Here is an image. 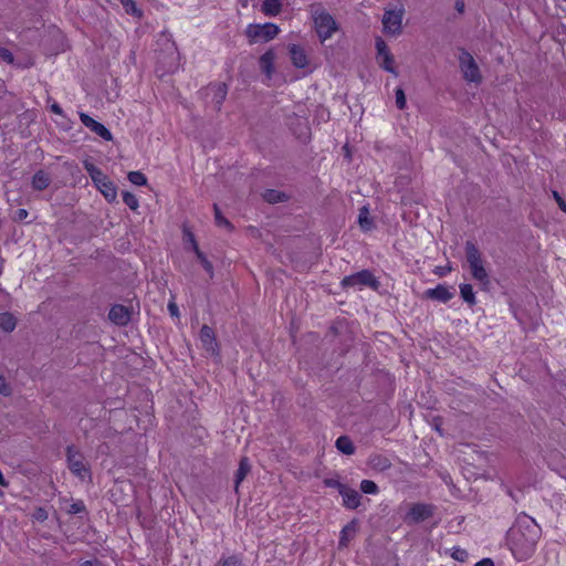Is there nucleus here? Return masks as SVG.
I'll use <instances>...</instances> for the list:
<instances>
[{"mask_svg":"<svg viewBox=\"0 0 566 566\" xmlns=\"http://www.w3.org/2000/svg\"><path fill=\"white\" fill-rule=\"evenodd\" d=\"M0 59L6 61L7 63L13 62L12 53L8 49H4V48H0Z\"/></svg>","mask_w":566,"mask_h":566,"instance_id":"c9c22d12","label":"nucleus"},{"mask_svg":"<svg viewBox=\"0 0 566 566\" xmlns=\"http://www.w3.org/2000/svg\"><path fill=\"white\" fill-rule=\"evenodd\" d=\"M432 513L433 510L431 505L423 503L410 504L403 516V521L409 525L417 524L431 517Z\"/></svg>","mask_w":566,"mask_h":566,"instance_id":"1a4fd4ad","label":"nucleus"},{"mask_svg":"<svg viewBox=\"0 0 566 566\" xmlns=\"http://www.w3.org/2000/svg\"><path fill=\"white\" fill-rule=\"evenodd\" d=\"M396 94V105L399 109H403L406 107L407 101L406 95L402 88L398 87L395 92Z\"/></svg>","mask_w":566,"mask_h":566,"instance_id":"72a5a7b5","label":"nucleus"},{"mask_svg":"<svg viewBox=\"0 0 566 566\" xmlns=\"http://www.w3.org/2000/svg\"><path fill=\"white\" fill-rule=\"evenodd\" d=\"M214 220L218 227L230 229V222L221 214L217 205H214Z\"/></svg>","mask_w":566,"mask_h":566,"instance_id":"473e14b6","label":"nucleus"},{"mask_svg":"<svg viewBox=\"0 0 566 566\" xmlns=\"http://www.w3.org/2000/svg\"><path fill=\"white\" fill-rule=\"evenodd\" d=\"M128 180L136 186H144L147 182V178L140 171H130L128 174Z\"/></svg>","mask_w":566,"mask_h":566,"instance_id":"c756f323","label":"nucleus"},{"mask_svg":"<svg viewBox=\"0 0 566 566\" xmlns=\"http://www.w3.org/2000/svg\"><path fill=\"white\" fill-rule=\"evenodd\" d=\"M17 325L15 317L10 313L0 314V328L4 332H12Z\"/></svg>","mask_w":566,"mask_h":566,"instance_id":"b1692460","label":"nucleus"},{"mask_svg":"<svg viewBox=\"0 0 566 566\" xmlns=\"http://www.w3.org/2000/svg\"><path fill=\"white\" fill-rule=\"evenodd\" d=\"M88 564H90V563H87L85 566H91V565H88Z\"/></svg>","mask_w":566,"mask_h":566,"instance_id":"3c124183","label":"nucleus"},{"mask_svg":"<svg viewBox=\"0 0 566 566\" xmlns=\"http://www.w3.org/2000/svg\"><path fill=\"white\" fill-rule=\"evenodd\" d=\"M166 42H167V51L170 53L171 59L174 61H176L177 60V50H176L175 43L171 42L169 39H166Z\"/></svg>","mask_w":566,"mask_h":566,"instance_id":"58836bf2","label":"nucleus"},{"mask_svg":"<svg viewBox=\"0 0 566 566\" xmlns=\"http://www.w3.org/2000/svg\"><path fill=\"white\" fill-rule=\"evenodd\" d=\"M553 196H554L558 207L560 208V210L566 212V201L560 197V195L557 191H554Z\"/></svg>","mask_w":566,"mask_h":566,"instance_id":"ea45409f","label":"nucleus"},{"mask_svg":"<svg viewBox=\"0 0 566 566\" xmlns=\"http://www.w3.org/2000/svg\"><path fill=\"white\" fill-rule=\"evenodd\" d=\"M283 197L284 196L281 192H277V191H274V190H269L264 195L265 200H268L269 202L282 201Z\"/></svg>","mask_w":566,"mask_h":566,"instance_id":"f704fd0d","label":"nucleus"},{"mask_svg":"<svg viewBox=\"0 0 566 566\" xmlns=\"http://www.w3.org/2000/svg\"><path fill=\"white\" fill-rule=\"evenodd\" d=\"M360 489L366 494H377L378 493V486L371 480H363L360 483Z\"/></svg>","mask_w":566,"mask_h":566,"instance_id":"7c9ffc66","label":"nucleus"},{"mask_svg":"<svg viewBox=\"0 0 566 566\" xmlns=\"http://www.w3.org/2000/svg\"><path fill=\"white\" fill-rule=\"evenodd\" d=\"M274 61H275V54L273 51H266L261 57H260V67L263 73L268 77H271L274 73Z\"/></svg>","mask_w":566,"mask_h":566,"instance_id":"aec40b11","label":"nucleus"},{"mask_svg":"<svg viewBox=\"0 0 566 566\" xmlns=\"http://www.w3.org/2000/svg\"><path fill=\"white\" fill-rule=\"evenodd\" d=\"M28 216V212L23 209L19 210V218L22 219V218H25Z\"/></svg>","mask_w":566,"mask_h":566,"instance_id":"de8ad7c7","label":"nucleus"},{"mask_svg":"<svg viewBox=\"0 0 566 566\" xmlns=\"http://www.w3.org/2000/svg\"><path fill=\"white\" fill-rule=\"evenodd\" d=\"M338 492L343 496V504L347 509L354 510L360 504V495L356 490L338 484Z\"/></svg>","mask_w":566,"mask_h":566,"instance_id":"2eb2a0df","label":"nucleus"},{"mask_svg":"<svg viewBox=\"0 0 566 566\" xmlns=\"http://www.w3.org/2000/svg\"><path fill=\"white\" fill-rule=\"evenodd\" d=\"M541 528L530 516H520L507 532V545L518 560L527 559L535 551Z\"/></svg>","mask_w":566,"mask_h":566,"instance_id":"f257e3e1","label":"nucleus"},{"mask_svg":"<svg viewBox=\"0 0 566 566\" xmlns=\"http://www.w3.org/2000/svg\"><path fill=\"white\" fill-rule=\"evenodd\" d=\"M85 169L105 199L109 202L114 201L117 197V190L108 177L91 163H85Z\"/></svg>","mask_w":566,"mask_h":566,"instance_id":"39448f33","label":"nucleus"},{"mask_svg":"<svg viewBox=\"0 0 566 566\" xmlns=\"http://www.w3.org/2000/svg\"><path fill=\"white\" fill-rule=\"evenodd\" d=\"M222 566H241V562L235 556H230L222 560Z\"/></svg>","mask_w":566,"mask_h":566,"instance_id":"e433bc0d","label":"nucleus"},{"mask_svg":"<svg viewBox=\"0 0 566 566\" xmlns=\"http://www.w3.org/2000/svg\"><path fill=\"white\" fill-rule=\"evenodd\" d=\"M185 240L190 244L191 249L196 253L198 260L200 261L203 269L207 271V273L210 275V277L213 276V266L211 262L206 258V255L200 251L195 237L191 232L187 231L185 232Z\"/></svg>","mask_w":566,"mask_h":566,"instance_id":"4468645a","label":"nucleus"},{"mask_svg":"<svg viewBox=\"0 0 566 566\" xmlns=\"http://www.w3.org/2000/svg\"><path fill=\"white\" fill-rule=\"evenodd\" d=\"M80 511H81V505L80 504L73 505V512H80Z\"/></svg>","mask_w":566,"mask_h":566,"instance_id":"09e8293b","label":"nucleus"},{"mask_svg":"<svg viewBox=\"0 0 566 566\" xmlns=\"http://www.w3.org/2000/svg\"><path fill=\"white\" fill-rule=\"evenodd\" d=\"M358 222L363 230L367 231L371 228V220L369 218V211L366 207L359 210Z\"/></svg>","mask_w":566,"mask_h":566,"instance_id":"c85d7f7f","label":"nucleus"},{"mask_svg":"<svg viewBox=\"0 0 566 566\" xmlns=\"http://www.w3.org/2000/svg\"><path fill=\"white\" fill-rule=\"evenodd\" d=\"M80 119L85 127L90 128L103 139L112 140L113 136L111 132L103 124L96 122L85 113H80Z\"/></svg>","mask_w":566,"mask_h":566,"instance_id":"ddd939ff","label":"nucleus"},{"mask_svg":"<svg viewBox=\"0 0 566 566\" xmlns=\"http://www.w3.org/2000/svg\"><path fill=\"white\" fill-rule=\"evenodd\" d=\"M289 51L294 66L298 69H304L308 65V59L304 49L293 44L290 46Z\"/></svg>","mask_w":566,"mask_h":566,"instance_id":"f3484780","label":"nucleus"},{"mask_svg":"<svg viewBox=\"0 0 566 566\" xmlns=\"http://www.w3.org/2000/svg\"><path fill=\"white\" fill-rule=\"evenodd\" d=\"M405 8L402 4L389 7L385 9L382 15V30L390 36H398L402 32V20Z\"/></svg>","mask_w":566,"mask_h":566,"instance_id":"20e7f679","label":"nucleus"},{"mask_svg":"<svg viewBox=\"0 0 566 566\" xmlns=\"http://www.w3.org/2000/svg\"><path fill=\"white\" fill-rule=\"evenodd\" d=\"M123 8L125 9L126 13L136 17L142 18L143 11L136 6L134 0H118Z\"/></svg>","mask_w":566,"mask_h":566,"instance_id":"bb28decb","label":"nucleus"},{"mask_svg":"<svg viewBox=\"0 0 566 566\" xmlns=\"http://www.w3.org/2000/svg\"><path fill=\"white\" fill-rule=\"evenodd\" d=\"M33 517L36 520V521H40V522H43L48 518V513L44 509H36L35 512L33 513Z\"/></svg>","mask_w":566,"mask_h":566,"instance_id":"4c0bfd02","label":"nucleus"},{"mask_svg":"<svg viewBox=\"0 0 566 566\" xmlns=\"http://www.w3.org/2000/svg\"><path fill=\"white\" fill-rule=\"evenodd\" d=\"M109 319L117 325H125L129 321V313L123 305H115L108 314Z\"/></svg>","mask_w":566,"mask_h":566,"instance_id":"a211bd4d","label":"nucleus"},{"mask_svg":"<svg viewBox=\"0 0 566 566\" xmlns=\"http://www.w3.org/2000/svg\"><path fill=\"white\" fill-rule=\"evenodd\" d=\"M168 311L171 314V316H178L179 315L178 306L175 303H169L168 304Z\"/></svg>","mask_w":566,"mask_h":566,"instance_id":"37998d69","label":"nucleus"},{"mask_svg":"<svg viewBox=\"0 0 566 566\" xmlns=\"http://www.w3.org/2000/svg\"><path fill=\"white\" fill-rule=\"evenodd\" d=\"M457 6H458V10H459V11H462V10H463V7H464V4H463V3H461V4H460V3H458Z\"/></svg>","mask_w":566,"mask_h":566,"instance_id":"8fccbe9b","label":"nucleus"},{"mask_svg":"<svg viewBox=\"0 0 566 566\" xmlns=\"http://www.w3.org/2000/svg\"><path fill=\"white\" fill-rule=\"evenodd\" d=\"M375 460H376V459H374V460L371 461V463H373V465H374V467H376V468H379V469L384 470V469H386V468H388V467H389V463H388L387 459H380V458H379V459H377V460H378V463H375Z\"/></svg>","mask_w":566,"mask_h":566,"instance_id":"a19ab883","label":"nucleus"},{"mask_svg":"<svg viewBox=\"0 0 566 566\" xmlns=\"http://www.w3.org/2000/svg\"><path fill=\"white\" fill-rule=\"evenodd\" d=\"M250 471V464L248 462V459H242L239 465V469L235 473V488L239 486V484L244 480L247 474Z\"/></svg>","mask_w":566,"mask_h":566,"instance_id":"cd10ccee","label":"nucleus"},{"mask_svg":"<svg viewBox=\"0 0 566 566\" xmlns=\"http://www.w3.org/2000/svg\"><path fill=\"white\" fill-rule=\"evenodd\" d=\"M357 532V524L355 521L345 525L340 532L339 547H346Z\"/></svg>","mask_w":566,"mask_h":566,"instance_id":"412c9836","label":"nucleus"},{"mask_svg":"<svg viewBox=\"0 0 566 566\" xmlns=\"http://www.w3.org/2000/svg\"><path fill=\"white\" fill-rule=\"evenodd\" d=\"M50 185V176L43 170H39L32 178V187L36 190H43Z\"/></svg>","mask_w":566,"mask_h":566,"instance_id":"5701e85b","label":"nucleus"},{"mask_svg":"<svg viewBox=\"0 0 566 566\" xmlns=\"http://www.w3.org/2000/svg\"><path fill=\"white\" fill-rule=\"evenodd\" d=\"M376 50H377L376 60H377L378 65L381 69H384L385 71L397 76L398 72H397V69L395 65L394 55L391 54L388 45L381 38L376 39Z\"/></svg>","mask_w":566,"mask_h":566,"instance_id":"6e6552de","label":"nucleus"},{"mask_svg":"<svg viewBox=\"0 0 566 566\" xmlns=\"http://www.w3.org/2000/svg\"><path fill=\"white\" fill-rule=\"evenodd\" d=\"M227 94L228 88L224 83H213L206 88V96L210 97L217 106L222 104Z\"/></svg>","mask_w":566,"mask_h":566,"instance_id":"dca6fc26","label":"nucleus"},{"mask_svg":"<svg viewBox=\"0 0 566 566\" xmlns=\"http://www.w3.org/2000/svg\"><path fill=\"white\" fill-rule=\"evenodd\" d=\"M326 484L329 486H336L338 489V484H340V483L337 481H334V480H329V481H326Z\"/></svg>","mask_w":566,"mask_h":566,"instance_id":"49530a36","label":"nucleus"},{"mask_svg":"<svg viewBox=\"0 0 566 566\" xmlns=\"http://www.w3.org/2000/svg\"><path fill=\"white\" fill-rule=\"evenodd\" d=\"M51 109H52V112H53V113H55V114H59V115H61V114H62V109H61V107H60L57 104H53V105L51 106Z\"/></svg>","mask_w":566,"mask_h":566,"instance_id":"a18cd8bd","label":"nucleus"},{"mask_svg":"<svg viewBox=\"0 0 566 566\" xmlns=\"http://www.w3.org/2000/svg\"><path fill=\"white\" fill-rule=\"evenodd\" d=\"M314 28L321 42L331 39L338 30V24L334 18L323 8L315 7L312 10Z\"/></svg>","mask_w":566,"mask_h":566,"instance_id":"7ed1b4c3","label":"nucleus"},{"mask_svg":"<svg viewBox=\"0 0 566 566\" xmlns=\"http://www.w3.org/2000/svg\"><path fill=\"white\" fill-rule=\"evenodd\" d=\"M475 566H494L493 562L489 558L482 559L475 564Z\"/></svg>","mask_w":566,"mask_h":566,"instance_id":"c03bdc74","label":"nucleus"},{"mask_svg":"<svg viewBox=\"0 0 566 566\" xmlns=\"http://www.w3.org/2000/svg\"><path fill=\"white\" fill-rule=\"evenodd\" d=\"M342 284L344 286H353L358 289L364 286H371L376 289V280L368 271H361L356 274L346 276L343 279Z\"/></svg>","mask_w":566,"mask_h":566,"instance_id":"9b49d317","label":"nucleus"},{"mask_svg":"<svg viewBox=\"0 0 566 566\" xmlns=\"http://www.w3.org/2000/svg\"><path fill=\"white\" fill-rule=\"evenodd\" d=\"M280 32V29L274 23L264 24H249L245 29V35L251 43L268 42L273 40Z\"/></svg>","mask_w":566,"mask_h":566,"instance_id":"423d86ee","label":"nucleus"},{"mask_svg":"<svg viewBox=\"0 0 566 566\" xmlns=\"http://www.w3.org/2000/svg\"><path fill=\"white\" fill-rule=\"evenodd\" d=\"M0 394H2V395H8L9 394L8 384H7L6 379L2 376H0Z\"/></svg>","mask_w":566,"mask_h":566,"instance_id":"79ce46f5","label":"nucleus"},{"mask_svg":"<svg viewBox=\"0 0 566 566\" xmlns=\"http://www.w3.org/2000/svg\"><path fill=\"white\" fill-rule=\"evenodd\" d=\"M281 0H264L262 3V12L268 17H275L281 12Z\"/></svg>","mask_w":566,"mask_h":566,"instance_id":"4be33fe9","label":"nucleus"},{"mask_svg":"<svg viewBox=\"0 0 566 566\" xmlns=\"http://www.w3.org/2000/svg\"><path fill=\"white\" fill-rule=\"evenodd\" d=\"M426 294L429 297L438 300L443 303L448 302L449 300H451L453 297V292L450 291V289H448L444 285H438L434 289H430L426 292Z\"/></svg>","mask_w":566,"mask_h":566,"instance_id":"6ab92c4d","label":"nucleus"},{"mask_svg":"<svg viewBox=\"0 0 566 566\" xmlns=\"http://www.w3.org/2000/svg\"><path fill=\"white\" fill-rule=\"evenodd\" d=\"M460 294L464 302L470 305L475 304V294L473 292V287L471 284H461L460 285Z\"/></svg>","mask_w":566,"mask_h":566,"instance_id":"a878e982","label":"nucleus"},{"mask_svg":"<svg viewBox=\"0 0 566 566\" xmlns=\"http://www.w3.org/2000/svg\"><path fill=\"white\" fill-rule=\"evenodd\" d=\"M123 201L132 210H137L139 207L138 199L135 195L130 192L123 193Z\"/></svg>","mask_w":566,"mask_h":566,"instance_id":"2f4dec72","label":"nucleus"},{"mask_svg":"<svg viewBox=\"0 0 566 566\" xmlns=\"http://www.w3.org/2000/svg\"><path fill=\"white\" fill-rule=\"evenodd\" d=\"M199 340L201 347L208 355H216L218 352V343L216 340L214 332L211 327L203 325L200 329Z\"/></svg>","mask_w":566,"mask_h":566,"instance_id":"f8f14e48","label":"nucleus"},{"mask_svg":"<svg viewBox=\"0 0 566 566\" xmlns=\"http://www.w3.org/2000/svg\"><path fill=\"white\" fill-rule=\"evenodd\" d=\"M459 64L465 81L475 84L481 82V73L479 66L474 61L473 56L469 52L461 51L459 55Z\"/></svg>","mask_w":566,"mask_h":566,"instance_id":"0eeeda50","label":"nucleus"},{"mask_svg":"<svg viewBox=\"0 0 566 566\" xmlns=\"http://www.w3.org/2000/svg\"><path fill=\"white\" fill-rule=\"evenodd\" d=\"M336 448L344 454H353L354 446L349 438L343 436L336 440Z\"/></svg>","mask_w":566,"mask_h":566,"instance_id":"393cba45","label":"nucleus"},{"mask_svg":"<svg viewBox=\"0 0 566 566\" xmlns=\"http://www.w3.org/2000/svg\"><path fill=\"white\" fill-rule=\"evenodd\" d=\"M67 463L70 470L80 479L84 480L85 478L90 476L87 463L85 462L83 455L74 448L67 449Z\"/></svg>","mask_w":566,"mask_h":566,"instance_id":"9d476101","label":"nucleus"},{"mask_svg":"<svg viewBox=\"0 0 566 566\" xmlns=\"http://www.w3.org/2000/svg\"><path fill=\"white\" fill-rule=\"evenodd\" d=\"M465 256L472 277L485 289L490 283L489 272L485 269L480 251L471 242L465 244Z\"/></svg>","mask_w":566,"mask_h":566,"instance_id":"f03ea898","label":"nucleus"}]
</instances>
